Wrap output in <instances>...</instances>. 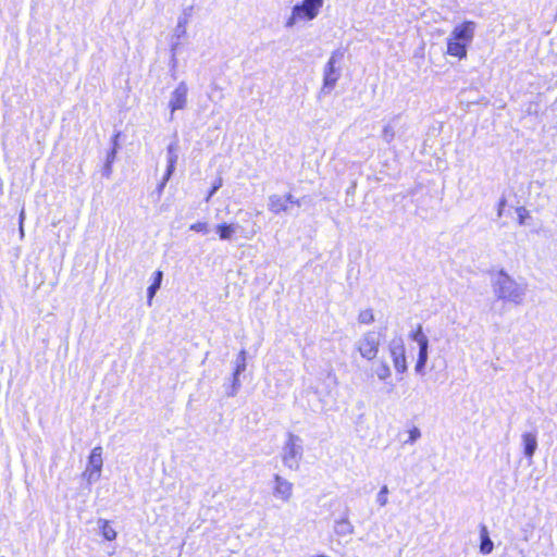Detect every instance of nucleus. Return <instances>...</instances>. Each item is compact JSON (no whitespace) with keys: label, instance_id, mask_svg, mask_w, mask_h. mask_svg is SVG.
<instances>
[{"label":"nucleus","instance_id":"obj_1","mask_svg":"<svg viewBox=\"0 0 557 557\" xmlns=\"http://www.w3.org/2000/svg\"><path fill=\"white\" fill-rule=\"evenodd\" d=\"M494 294L498 299L521 305L524 300L527 287L519 284L504 271H500L493 284Z\"/></svg>","mask_w":557,"mask_h":557},{"label":"nucleus","instance_id":"obj_2","mask_svg":"<svg viewBox=\"0 0 557 557\" xmlns=\"http://www.w3.org/2000/svg\"><path fill=\"white\" fill-rule=\"evenodd\" d=\"M323 5V0H302L293 7L292 13L285 22V27L292 28L300 22L314 20Z\"/></svg>","mask_w":557,"mask_h":557},{"label":"nucleus","instance_id":"obj_3","mask_svg":"<svg viewBox=\"0 0 557 557\" xmlns=\"http://www.w3.org/2000/svg\"><path fill=\"white\" fill-rule=\"evenodd\" d=\"M302 455V440L296 434L288 433L282 448L283 465L290 470H298Z\"/></svg>","mask_w":557,"mask_h":557},{"label":"nucleus","instance_id":"obj_4","mask_svg":"<svg viewBox=\"0 0 557 557\" xmlns=\"http://www.w3.org/2000/svg\"><path fill=\"white\" fill-rule=\"evenodd\" d=\"M382 334L375 331L363 333L356 342V349L367 361L376 359L380 351Z\"/></svg>","mask_w":557,"mask_h":557},{"label":"nucleus","instance_id":"obj_5","mask_svg":"<svg viewBox=\"0 0 557 557\" xmlns=\"http://www.w3.org/2000/svg\"><path fill=\"white\" fill-rule=\"evenodd\" d=\"M343 57L344 53L341 50L332 52L323 70V86L321 88V94L327 95L334 89L341 77V69L336 66V64L341 62Z\"/></svg>","mask_w":557,"mask_h":557},{"label":"nucleus","instance_id":"obj_6","mask_svg":"<svg viewBox=\"0 0 557 557\" xmlns=\"http://www.w3.org/2000/svg\"><path fill=\"white\" fill-rule=\"evenodd\" d=\"M410 337L419 346L418 360L414 367V371L421 374L424 371L429 358V339L428 336L423 333L421 325H418L417 330L410 334Z\"/></svg>","mask_w":557,"mask_h":557},{"label":"nucleus","instance_id":"obj_7","mask_svg":"<svg viewBox=\"0 0 557 557\" xmlns=\"http://www.w3.org/2000/svg\"><path fill=\"white\" fill-rule=\"evenodd\" d=\"M294 485L280 474L274 475L273 496L283 503H288L293 497Z\"/></svg>","mask_w":557,"mask_h":557},{"label":"nucleus","instance_id":"obj_8","mask_svg":"<svg viewBox=\"0 0 557 557\" xmlns=\"http://www.w3.org/2000/svg\"><path fill=\"white\" fill-rule=\"evenodd\" d=\"M476 30V23L473 21H465L454 27L451 33L455 34V39H461L462 44L468 46L473 41Z\"/></svg>","mask_w":557,"mask_h":557},{"label":"nucleus","instance_id":"obj_9","mask_svg":"<svg viewBox=\"0 0 557 557\" xmlns=\"http://www.w3.org/2000/svg\"><path fill=\"white\" fill-rule=\"evenodd\" d=\"M187 94L188 87L185 82H181L177 87L171 94V98L169 101V107L171 109V114L176 110H183L187 104Z\"/></svg>","mask_w":557,"mask_h":557},{"label":"nucleus","instance_id":"obj_10","mask_svg":"<svg viewBox=\"0 0 557 557\" xmlns=\"http://www.w3.org/2000/svg\"><path fill=\"white\" fill-rule=\"evenodd\" d=\"M521 443L523 447L524 457L531 460L537 448L536 431L524 432L521 435Z\"/></svg>","mask_w":557,"mask_h":557},{"label":"nucleus","instance_id":"obj_11","mask_svg":"<svg viewBox=\"0 0 557 557\" xmlns=\"http://www.w3.org/2000/svg\"><path fill=\"white\" fill-rule=\"evenodd\" d=\"M446 53L456 57L459 60L467 58V47L462 44L461 39H455V34L450 33L447 38Z\"/></svg>","mask_w":557,"mask_h":557},{"label":"nucleus","instance_id":"obj_12","mask_svg":"<svg viewBox=\"0 0 557 557\" xmlns=\"http://www.w3.org/2000/svg\"><path fill=\"white\" fill-rule=\"evenodd\" d=\"M355 532V527L350 522L348 515L345 513L344 517L336 519L334 521V533L339 539L350 537Z\"/></svg>","mask_w":557,"mask_h":557},{"label":"nucleus","instance_id":"obj_13","mask_svg":"<svg viewBox=\"0 0 557 557\" xmlns=\"http://www.w3.org/2000/svg\"><path fill=\"white\" fill-rule=\"evenodd\" d=\"M102 448L100 446L95 447L88 458L87 468L96 470V476H100L102 469Z\"/></svg>","mask_w":557,"mask_h":557},{"label":"nucleus","instance_id":"obj_14","mask_svg":"<svg viewBox=\"0 0 557 557\" xmlns=\"http://www.w3.org/2000/svg\"><path fill=\"white\" fill-rule=\"evenodd\" d=\"M372 373L380 380L386 381L392 375V370L386 360L380 359L372 364Z\"/></svg>","mask_w":557,"mask_h":557},{"label":"nucleus","instance_id":"obj_15","mask_svg":"<svg viewBox=\"0 0 557 557\" xmlns=\"http://www.w3.org/2000/svg\"><path fill=\"white\" fill-rule=\"evenodd\" d=\"M268 209L275 214L287 211L286 198L280 195H271L268 199Z\"/></svg>","mask_w":557,"mask_h":557},{"label":"nucleus","instance_id":"obj_16","mask_svg":"<svg viewBox=\"0 0 557 557\" xmlns=\"http://www.w3.org/2000/svg\"><path fill=\"white\" fill-rule=\"evenodd\" d=\"M238 224H218L215 231L222 240H231L238 230Z\"/></svg>","mask_w":557,"mask_h":557},{"label":"nucleus","instance_id":"obj_17","mask_svg":"<svg viewBox=\"0 0 557 557\" xmlns=\"http://www.w3.org/2000/svg\"><path fill=\"white\" fill-rule=\"evenodd\" d=\"M97 524H98V528L101 532V535L107 540V541H113L116 539V531L111 527L110 524V521L106 520V519H99L97 521Z\"/></svg>","mask_w":557,"mask_h":557},{"label":"nucleus","instance_id":"obj_18","mask_svg":"<svg viewBox=\"0 0 557 557\" xmlns=\"http://www.w3.org/2000/svg\"><path fill=\"white\" fill-rule=\"evenodd\" d=\"M480 536H481L480 552L483 555L491 554L494 548V544L490 539V535H488V532H487V529L485 525H483L481 528Z\"/></svg>","mask_w":557,"mask_h":557},{"label":"nucleus","instance_id":"obj_19","mask_svg":"<svg viewBox=\"0 0 557 557\" xmlns=\"http://www.w3.org/2000/svg\"><path fill=\"white\" fill-rule=\"evenodd\" d=\"M388 350L392 360L400 358L405 355V346L401 338H394L388 344Z\"/></svg>","mask_w":557,"mask_h":557},{"label":"nucleus","instance_id":"obj_20","mask_svg":"<svg viewBox=\"0 0 557 557\" xmlns=\"http://www.w3.org/2000/svg\"><path fill=\"white\" fill-rule=\"evenodd\" d=\"M396 136V119H393L387 124L384 125L382 131V139L389 144L394 140Z\"/></svg>","mask_w":557,"mask_h":557},{"label":"nucleus","instance_id":"obj_21","mask_svg":"<svg viewBox=\"0 0 557 557\" xmlns=\"http://www.w3.org/2000/svg\"><path fill=\"white\" fill-rule=\"evenodd\" d=\"M117 135L115 136V138ZM116 157V139L114 140V146L112 150L108 153L106 164L102 169V175L107 178H109L112 174V163L114 162Z\"/></svg>","mask_w":557,"mask_h":557},{"label":"nucleus","instance_id":"obj_22","mask_svg":"<svg viewBox=\"0 0 557 557\" xmlns=\"http://www.w3.org/2000/svg\"><path fill=\"white\" fill-rule=\"evenodd\" d=\"M162 277H163V274L161 271H157L154 273V281L153 283L148 287V305L150 306L151 305V300L152 298L154 297L157 290L160 288L161 286V282H162Z\"/></svg>","mask_w":557,"mask_h":557},{"label":"nucleus","instance_id":"obj_23","mask_svg":"<svg viewBox=\"0 0 557 557\" xmlns=\"http://www.w3.org/2000/svg\"><path fill=\"white\" fill-rule=\"evenodd\" d=\"M246 350H240L237 358H236V361H235V372L236 374H240L242 372H244L246 370Z\"/></svg>","mask_w":557,"mask_h":557},{"label":"nucleus","instance_id":"obj_24","mask_svg":"<svg viewBox=\"0 0 557 557\" xmlns=\"http://www.w3.org/2000/svg\"><path fill=\"white\" fill-rule=\"evenodd\" d=\"M358 321L361 324H371L374 321V314L371 309H364L359 312Z\"/></svg>","mask_w":557,"mask_h":557},{"label":"nucleus","instance_id":"obj_25","mask_svg":"<svg viewBox=\"0 0 557 557\" xmlns=\"http://www.w3.org/2000/svg\"><path fill=\"white\" fill-rule=\"evenodd\" d=\"M239 375L240 374H236V372L234 371L233 373V380H232V391H227L226 392V395L228 397H234L237 395L239 388H240V380H239Z\"/></svg>","mask_w":557,"mask_h":557},{"label":"nucleus","instance_id":"obj_26","mask_svg":"<svg viewBox=\"0 0 557 557\" xmlns=\"http://www.w3.org/2000/svg\"><path fill=\"white\" fill-rule=\"evenodd\" d=\"M393 364H394V368L397 373H400V374L405 373L407 371L406 355L393 360Z\"/></svg>","mask_w":557,"mask_h":557},{"label":"nucleus","instance_id":"obj_27","mask_svg":"<svg viewBox=\"0 0 557 557\" xmlns=\"http://www.w3.org/2000/svg\"><path fill=\"white\" fill-rule=\"evenodd\" d=\"M387 494L388 488L384 485L376 495V502L380 506H385L387 504Z\"/></svg>","mask_w":557,"mask_h":557},{"label":"nucleus","instance_id":"obj_28","mask_svg":"<svg viewBox=\"0 0 557 557\" xmlns=\"http://www.w3.org/2000/svg\"><path fill=\"white\" fill-rule=\"evenodd\" d=\"M421 437V432L418 428H412L410 431H409V436H408V440L405 442L406 444H413L414 442H417L419 438Z\"/></svg>","mask_w":557,"mask_h":557},{"label":"nucleus","instance_id":"obj_29","mask_svg":"<svg viewBox=\"0 0 557 557\" xmlns=\"http://www.w3.org/2000/svg\"><path fill=\"white\" fill-rule=\"evenodd\" d=\"M223 185V180L222 177H218L215 180V182L213 183V186L211 188V190L209 191L207 198H206V201L208 202L210 200V198L222 187Z\"/></svg>","mask_w":557,"mask_h":557},{"label":"nucleus","instance_id":"obj_30","mask_svg":"<svg viewBox=\"0 0 557 557\" xmlns=\"http://www.w3.org/2000/svg\"><path fill=\"white\" fill-rule=\"evenodd\" d=\"M88 483H92V482H96L99 480L100 476H96V470H92V469H89V468H86L84 474H83Z\"/></svg>","mask_w":557,"mask_h":557},{"label":"nucleus","instance_id":"obj_31","mask_svg":"<svg viewBox=\"0 0 557 557\" xmlns=\"http://www.w3.org/2000/svg\"><path fill=\"white\" fill-rule=\"evenodd\" d=\"M189 228L195 232L207 233L208 224L206 222H197V223L191 224Z\"/></svg>","mask_w":557,"mask_h":557},{"label":"nucleus","instance_id":"obj_32","mask_svg":"<svg viewBox=\"0 0 557 557\" xmlns=\"http://www.w3.org/2000/svg\"><path fill=\"white\" fill-rule=\"evenodd\" d=\"M177 144L176 143H172L168 146V158H171L173 157V159H177L178 156H177Z\"/></svg>","mask_w":557,"mask_h":557},{"label":"nucleus","instance_id":"obj_33","mask_svg":"<svg viewBox=\"0 0 557 557\" xmlns=\"http://www.w3.org/2000/svg\"><path fill=\"white\" fill-rule=\"evenodd\" d=\"M177 162V159H173V157L171 158H168V168H166V172L170 173L171 175L173 174L174 170H175V164Z\"/></svg>","mask_w":557,"mask_h":557},{"label":"nucleus","instance_id":"obj_34","mask_svg":"<svg viewBox=\"0 0 557 557\" xmlns=\"http://www.w3.org/2000/svg\"><path fill=\"white\" fill-rule=\"evenodd\" d=\"M171 176L172 175L170 173L165 172V174L158 187L159 193H162L163 188L165 187V185H166L168 181L171 178Z\"/></svg>","mask_w":557,"mask_h":557},{"label":"nucleus","instance_id":"obj_35","mask_svg":"<svg viewBox=\"0 0 557 557\" xmlns=\"http://www.w3.org/2000/svg\"><path fill=\"white\" fill-rule=\"evenodd\" d=\"M285 198H286L287 203L289 202V203L296 205L298 207L301 206L300 200L296 199L292 194L286 195Z\"/></svg>","mask_w":557,"mask_h":557},{"label":"nucleus","instance_id":"obj_36","mask_svg":"<svg viewBox=\"0 0 557 557\" xmlns=\"http://www.w3.org/2000/svg\"><path fill=\"white\" fill-rule=\"evenodd\" d=\"M186 22H187L186 18H180V21H178L177 28H182V34H185V32H186V28H185Z\"/></svg>","mask_w":557,"mask_h":557},{"label":"nucleus","instance_id":"obj_37","mask_svg":"<svg viewBox=\"0 0 557 557\" xmlns=\"http://www.w3.org/2000/svg\"><path fill=\"white\" fill-rule=\"evenodd\" d=\"M506 205V199H500L499 203H498V216H502L503 214V209Z\"/></svg>","mask_w":557,"mask_h":557},{"label":"nucleus","instance_id":"obj_38","mask_svg":"<svg viewBox=\"0 0 557 557\" xmlns=\"http://www.w3.org/2000/svg\"><path fill=\"white\" fill-rule=\"evenodd\" d=\"M24 220H25V211L24 209L21 210L20 212V216H18V222H20V225H24Z\"/></svg>","mask_w":557,"mask_h":557},{"label":"nucleus","instance_id":"obj_39","mask_svg":"<svg viewBox=\"0 0 557 557\" xmlns=\"http://www.w3.org/2000/svg\"><path fill=\"white\" fill-rule=\"evenodd\" d=\"M20 235H21V237H24V226L23 225L22 226L20 225Z\"/></svg>","mask_w":557,"mask_h":557},{"label":"nucleus","instance_id":"obj_40","mask_svg":"<svg viewBox=\"0 0 557 557\" xmlns=\"http://www.w3.org/2000/svg\"><path fill=\"white\" fill-rule=\"evenodd\" d=\"M176 32H177L178 36L183 35V34H182V28H177V27H176Z\"/></svg>","mask_w":557,"mask_h":557},{"label":"nucleus","instance_id":"obj_41","mask_svg":"<svg viewBox=\"0 0 557 557\" xmlns=\"http://www.w3.org/2000/svg\"><path fill=\"white\" fill-rule=\"evenodd\" d=\"M227 391H232V384L226 388V392Z\"/></svg>","mask_w":557,"mask_h":557}]
</instances>
